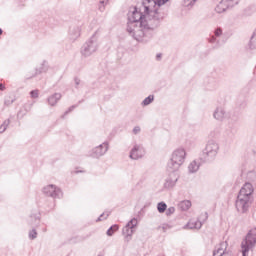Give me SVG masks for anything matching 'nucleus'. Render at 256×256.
Segmentation results:
<instances>
[{
    "label": "nucleus",
    "mask_w": 256,
    "mask_h": 256,
    "mask_svg": "<svg viewBox=\"0 0 256 256\" xmlns=\"http://www.w3.org/2000/svg\"><path fill=\"white\" fill-rule=\"evenodd\" d=\"M61 93H54L53 95L49 96L47 101H48V104L51 106V107H55V105H57V103H59V101H61Z\"/></svg>",
    "instance_id": "obj_15"
},
{
    "label": "nucleus",
    "mask_w": 256,
    "mask_h": 256,
    "mask_svg": "<svg viewBox=\"0 0 256 256\" xmlns=\"http://www.w3.org/2000/svg\"><path fill=\"white\" fill-rule=\"evenodd\" d=\"M228 9H231V6L227 3L226 0H222L216 6L215 11L216 13H225V11Z\"/></svg>",
    "instance_id": "obj_17"
},
{
    "label": "nucleus",
    "mask_w": 256,
    "mask_h": 256,
    "mask_svg": "<svg viewBox=\"0 0 256 256\" xmlns=\"http://www.w3.org/2000/svg\"><path fill=\"white\" fill-rule=\"evenodd\" d=\"M43 193L47 197H52V199H61V197H63V192L61 189L53 184L44 187Z\"/></svg>",
    "instance_id": "obj_7"
},
{
    "label": "nucleus",
    "mask_w": 256,
    "mask_h": 256,
    "mask_svg": "<svg viewBox=\"0 0 256 256\" xmlns=\"http://www.w3.org/2000/svg\"><path fill=\"white\" fill-rule=\"evenodd\" d=\"M119 230V225L115 224L112 225L108 230H107V235L108 237H113V233H115V231Z\"/></svg>",
    "instance_id": "obj_24"
},
{
    "label": "nucleus",
    "mask_w": 256,
    "mask_h": 256,
    "mask_svg": "<svg viewBox=\"0 0 256 256\" xmlns=\"http://www.w3.org/2000/svg\"><path fill=\"white\" fill-rule=\"evenodd\" d=\"M214 35H215V37H221V35H223V29L217 28V29L214 31Z\"/></svg>",
    "instance_id": "obj_33"
},
{
    "label": "nucleus",
    "mask_w": 256,
    "mask_h": 256,
    "mask_svg": "<svg viewBox=\"0 0 256 256\" xmlns=\"http://www.w3.org/2000/svg\"><path fill=\"white\" fill-rule=\"evenodd\" d=\"M213 117L217 121H223V119H225V110H223V108H216Z\"/></svg>",
    "instance_id": "obj_19"
},
{
    "label": "nucleus",
    "mask_w": 256,
    "mask_h": 256,
    "mask_svg": "<svg viewBox=\"0 0 256 256\" xmlns=\"http://www.w3.org/2000/svg\"><path fill=\"white\" fill-rule=\"evenodd\" d=\"M217 153H219V144L215 140H210L200 154V161L202 163H210V161L215 160Z\"/></svg>",
    "instance_id": "obj_4"
},
{
    "label": "nucleus",
    "mask_w": 256,
    "mask_h": 256,
    "mask_svg": "<svg viewBox=\"0 0 256 256\" xmlns=\"http://www.w3.org/2000/svg\"><path fill=\"white\" fill-rule=\"evenodd\" d=\"M217 41V36H211L209 39V43H215Z\"/></svg>",
    "instance_id": "obj_36"
},
{
    "label": "nucleus",
    "mask_w": 256,
    "mask_h": 256,
    "mask_svg": "<svg viewBox=\"0 0 256 256\" xmlns=\"http://www.w3.org/2000/svg\"><path fill=\"white\" fill-rule=\"evenodd\" d=\"M239 1L241 0H226V3L230 6V8L235 7V5H239Z\"/></svg>",
    "instance_id": "obj_28"
},
{
    "label": "nucleus",
    "mask_w": 256,
    "mask_h": 256,
    "mask_svg": "<svg viewBox=\"0 0 256 256\" xmlns=\"http://www.w3.org/2000/svg\"><path fill=\"white\" fill-rule=\"evenodd\" d=\"M99 49V42L97 41V36L92 35L90 39H88L83 46L81 47V55L82 57H91L93 53H96Z\"/></svg>",
    "instance_id": "obj_5"
},
{
    "label": "nucleus",
    "mask_w": 256,
    "mask_h": 256,
    "mask_svg": "<svg viewBox=\"0 0 256 256\" xmlns=\"http://www.w3.org/2000/svg\"><path fill=\"white\" fill-rule=\"evenodd\" d=\"M153 101H155V96H154V95H149L148 97H146V98L142 101L141 105H142V107H147V105H151V103H152Z\"/></svg>",
    "instance_id": "obj_22"
},
{
    "label": "nucleus",
    "mask_w": 256,
    "mask_h": 256,
    "mask_svg": "<svg viewBox=\"0 0 256 256\" xmlns=\"http://www.w3.org/2000/svg\"><path fill=\"white\" fill-rule=\"evenodd\" d=\"M0 35H3V29L0 28Z\"/></svg>",
    "instance_id": "obj_44"
},
{
    "label": "nucleus",
    "mask_w": 256,
    "mask_h": 256,
    "mask_svg": "<svg viewBox=\"0 0 256 256\" xmlns=\"http://www.w3.org/2000/svg\"><path fill=\"white\" fill-rule=\"evenodd\" d=\"M168 177L164 183L165 189H173L179 181V173L177 171H167Z\"/></svg>",
    "instance_id": "obj_9"
},
{
    "label": "nucleus",
    "mask_w": 256,
    "mask_h": 256,
    "mask_svg": "<svg viewBox=\"0 0 256 256\" xmlns=\"http://www.w3.org/2000/svg\"><path fill=\"white\" fill-rule=\"evenodd\" d=\"M156 59H157V61H160V60H161V53H159V54L156 55Z\"/></svg>",
    "instance_id": "obj_41"
},
{
    "label": "nucleus",
    "mask_w": 256,
    "mask_h": 256,
    "mask_svg": "<svg viewBox=\"0 0 256 256\" xmlns=\"http://www.w3.org/2000/svg\"><path fill=\"white\" fill-rule=\"evenodd\" d=\"M188 1H190L189 5H191V6L195 5V3H197V0H188Z\"/></svg>",
    "instance_id": "obj_39"
},
{
    "label": "nucleus",
    "mask_w": 256,
    "mask_h": 256,
    "mask_svg": "<svg viewBox=\"0 0 256 256\" xmlns=\"http://www.w3.org/2000/svg\"><path fill=\"white\" fill-rule=\"evenodd\" d=\"M105 217V214H101L100 217L97 219V221H101Z\"/></svg>",
    "instance_id": "obj_42"
},
{
    "label": "nucleus",
    "mask_w": 256,
    "mask_h": 256,
    "mask_svg": "<svg viewBox=\"0 0 256 256\" xmlns=\"http://www.w3.org/2000/svg\"><path fill=\"white\" fill-rule=\"evenodd\" d=\"M237 121H239V115L232 114L229 118V124L234 125V123H237Z\"/></svg>",
    "instance_id": "obj_27"
},
{
    "label": "nucleus",
    "mask_w": 256,
    "mask_h": 256,
    "mask_svg": "<svg viewBox=\"0 0 256 256\" xmlns=\"http://www.w3.org/2000/svg\"><path fill=\"white\" fill-rule=\"evenodd\" d=\"M47 71V65H45V61L42 64V66L39 69H36L35 73L30 75H26V79H32V77H35L36 75H39L41 73H46Z\"/></svg>",
    "instance_id": "obj_20"
},
{
    "label": "nucleus",
    "mask_w": 256,
    "mask_h": 256,
    "mask_svg": "<svg viewBox=\"0 0 256 256\" xmlns=\"http://www.w3.org/2000/svg\"><path fill=\"white\" fill-rule=\"evenodd\" d=\"M130 159L137 161L138 159H143L145 157V148L142 145L135 144L130 151Z\"/></svg>",
    "instance_id": "obj_10"
},
{
    "label": "nucleus",
    "mask_w": 256,
    "mask_h": 256,
    "mask_svg": "<svg viewBox=\"0 0 256 256\" xmlns=\"http://www.w3.org/2000/svg\"><path fill=\"white\" fill-rule=\"evenodd\" d=\"M201 163L203 162L200 158L198 160H193L188 166L189 173H197L201 167Z\"/></svg>",
    "instance_id": "obj_14"
},
{
    "label": "nucleus",
    "mask_w": 256,
    "mask_h": 256,
    "mask_svg": "<svg viewBox=\"0 0 256 256\" xmlns=\"http://www.w3.org/2000/svg\"><path fill=\"white\" fill-rule=\"evenodd\" d=\"M169 2V0H144L143 5H151V7H156V9H163V5Z\"/></svg>",
    "instance_id": "obj_12"
},
{
    "label": "nucleus",
    "mask_w": 256,
    "mask_h": 256,
    "mask_svg": "<svg viewBox=\"0 0 256 256\" xmlns=\"http://www.w3.org/2000/svg\"><path fill=\"white\" fill-rule=\"evenodd\" d=\"M5 105H7V101H5Z\"/></svg>",
    "instance_id": "obj_47"
},
{
    "label": "nucleus",
    "mask_w": 256,
    "mask_h": 256,
    "mask_svg": "<svg viewBox=\"0 0 256 256\" xmlns=\"http://www.w3.org/2000/svg\"><path fill=\"white\" fill-rule=\"evenodd\" d=\"M100 5L98 7L99 11L103 12L105 11V5H107V2L105 0H100Z\"/></svg>",
    "instance_id": "obj_30"
},
{
    "label": "nucleus",
    "mask_w": 256,
    "mask_h": 256,
    "mask_svg": "<svg viewBox=\"0 0 256 256\" xmlns=\"http://www.w3.org/2000/svg\"><path fill=\"white\" fill-rule=\"evenodd\" d=\"M175 213V207H169L168 209L166 208V215L167 217H171Z\"/></svg>",
    "instance_id": "obj_31"
},
{
    "label": "nucleus",
    "mask_w": 256,
    "mask_h": 256,
    "mask_svg": "<svg viewBox=\"0 0 256 256\" xmlns=\"http://www.w3.org/2000/svg\"><path fill=\"white\" fill-rule=\"evenodd\" d=\"M248 47L252 50L256 49V36H251Z\"/></svg>",
    "instance_id": "obj_26"
},
{
    "label": "nucleus",
    "mask_w": 256,
    "mask_h": 256,
    "mask_svg": "<svg viewBox=\"0 0 256 256\" xmlns=\"http://www.w3.org/2000/svg\"><path fill=\"white\" fill-rule=\"evenodd\" d=\"M185 157H187V152L183 148L176 149L170 160L167 163L166 171H179L181 165L185 163Z\"/></svg>",
    "instance_id": "obj_3"
},
{
    "label": "nucleus",
    "mask_w": 256,
    "mask_h": 256,
    "mask_svg": "<svg viewBox=\"0 0 256 256\" xmlns=\"http://www.w3.org/2000/svg\"><path fill=\"white\" fill-rule=\"evenodd\" d=\"M9 125H11V120L6 119L0 126V133H5L7 131V127H9Z\"/></svg>",
    "instance_id": "obj_23"
},
{
    "label": "nucleus",
    "mask_w": 256,
    "mask_h": 256,
    "mask_svg": "<svg viewBox=\"0 0 256 256\" xmlns=\"http://www.w3.org/2000/svg\"><path fill=\"white\" fill-rule=\"evenodd\" d=\"M0 91H5V86L2 83H0Z\"/></svg>",
    "instance_id": "obj_40"
},
{
    "label": "nucleus",
    "mask_w": 256,
    "mask_h": 256,
    "mask_svg": "<svg viewBox=\"0 0 256 256\" xmlns=\"http://www.w3.org/2000/svg\"><path fill=\"white\" fill-rule=\"evenodd\" d=\"M137 227V219H131L126 226L123 228L122 233L127 239V241H131V237L133 236V229Z\"/></svg>",
    "instance_id": "obj_11"
},
{
    "label": "nucleus",
    "mask_w": 256,
    "mask_h": 256,
    "mask_svg": "<svg viewBox=\"0 0 256 256\" xmlns=\"http://www.w3.org/2000/svg\"><path fill=\"white\" fill-rule=\"evenodd\" d=\"M133 133H134V135H138V133H141V127H139V126L134 127Z\"/></svg>",
    "instance_id": "obj_35"
},
{
    "label": "nucleus",
    "mask_w": 256,
    "mask_h": 256,
    "mask_svg": "<svg viewBox=\"0 0 256 256\" xmlns=\"http://www.w3.org/2000/svg\"><path fill=\"white\" fill-rule=\"evenodd\" d=\"M81 37V27L74 26L70 28L69 31V39L70 41H77Z\"/></svg>",
    "instance_id": "obj_13"
},
{
    "label": "nucleus",
    "mask_w": 256,
    "mask_h": 256,
    "mask_svg": "<svg viewBox=\"0 0 256 256\" xmlns=\"http://www.w3.org/2000/svg\"><path fill=\"white\" fill-rule=\"evenodd\" d=\"M29 223H30V225H33L34 227H39V225H41V214L32 213L30 215Z\"/></svg>",
    "instance_id": "obj_16"
},
{
    "label": "nucleus",
    "mask_w": 256,
    "mask_h": 256,
    "mask_svg": "<svg viewBox=\"0 0 256 256\" xmlns=\"http://www.w3.org/2000/svg\"><path fill=\"white\" fill-rule=\"evenodd\" d=\"M29 239H37V230L35 228H33L30 232H29Z\"/></svg>",
    "instance_id": "obj_29"
},
{
    "label": "nucleus",
    "mask_w": 256,
    "mask_h": 256,
    "mask_svg": "<svg viewBox=\"0 0 256 256\" xmlns=\"http://www.w3.org/2000/svg\"><path fill=\"white\" fill-rule=\"evenodd\" d=\"M251 176H255V173L254 172H249L248 177H251Z\"/></svg>",
    "instance_id": "obj_43"
},
{
    "label": "nucleus",
    "mask_w": 256,
    "mask_h": 256,
    "mask_svg": "<svg viewBox=\"0 0 256 256\" xmlns=\"http://www.w3.org/2000/svg\"><path fill=\"white\" fill-rule=\"evenodd\" d=\"M253 184L246 182L240 189L236 200V209L238 213H247L253 203Z\"/></svg>",
    "instance_id": "obj_2"
},
{
    "label": "nucleus",
    "mask_w": 256,
    "mask_h": 256,
    "mask_svg": "<svg viewBox=\"0 0 256 256\" xmlns=\"http://www.w3.org/2000/svg\"><path fill=\"white\" fill-rule=\"evenodd\" d=\"M74 81L75 85H79L81 83V80L79 78H75Z\"/></svg>",
    "instance_id": "obj_37"
},
{
    "label": "nucleus",
    "mask_w": 256,
    "mask_h": 256,
    "mask_svg": "<svg viewBox=\"0 0 256 256\" xmlns=\"http://www.w3.org/2000/svg\"><path fill=\"white\" fill-rule=\"evenodd\" d=\"M106 3H109V0H105Z\"/></svg>",
    "instance_id": "obj_46"
},
{
    "label": "nucleus",
    "mask_w": 256,
    "mask_h": 256,
    "mask_svg": "<svg viewBox=\"0 0 256 256\" xmlns=\"http://www.w3.org/2000/svg\"><path fill=\"white\" fill-rule=\"evenodd\" d=\"M30 97H31L32 99H37V97H39V90H32V91L30 92Z\"/></svg>",
    "instance_id": "obj_32"
},
{
    "label": "nucleus",
    "mask_w": 256,
    "mask_h": 256,
    "mask_svg": "<svg viewBox=\"0 0 256 256\" xmlns=\"http://www.w3.org/2000/svg\"><path fill=\"white\" fill-rule=\"evenodd\" d=\"M186 227H188V229H201V227H203V221L201 220H190Z\"/></svg>",
    "instance_id": "obj_18"
},
{
    "label": "nucleus",
    "mask_w": 256,
    "mask_h": 256,
    "mask_svg": "<svg viewBox=\"0 0 256 256\" xmlns=\"http://www.w3.org/2000/svg\"><path fill=\"white\" fill-rule=\"evenodd\" d=\"M107 151H109V142H104L91 150L90 157L99 159L100 157H103Z\"/></svg>",
    "instance_id": "obj_8"
},
{
    "label": "nucleus",
    "mask_w": 256,
    "mask_h": 256,
    "mask_svg": "<svg viewBox=\"0 0 256 256\" xmlns=\"http://www.w3.org/2000/svg\"><path fill=\"white\" fill-rule=\"evenodd\" d=\"M202 217H204V221H207V219H208V214H207V212H205L203 215H202Z\"/></svg>",
    "instance_id": "obj_38"
},
{
    "label": "nucleus",
    "mask_w": 256,
    "mask_h": 256,
    "mask_svg": "<svg viewBox=\"0 0 256 256\" xmlns=\"http://www.w3.org/2000/svg\"><path fill=\"white\" fill-rule=\"evenodd\" d=\"M77 105H72L71 107L68 108V110L64 113L65 115H69V113H71V111H73L74 109H77Z\"/></svg>",
    "instance_id": "obj_34"
},
{
    "label": "nucleus",
    "mask_w": 256,
    "mask_h": 256,
    "mask_svg": "<svg viewBox=\"0 0 256 256\" xmlns=\"http://www.w3.org/2000/svg\"><path fill=\"white\" fill-rule=\"evenodd\" d=\"M108 217H109V214H106L105 219H107Z\"/></svg>",
    "instance_id": "obj_45"
},
{
    "label": "nucleus",
    "mask_w": 256,
    "mask_h": 256,
    "mask_svg": "<svg viewBox=\"0 0 256 256\" xmlns=\"http://www.w3.org/2000/svg\"><path fill=\"white\" fill-rule=\"evenodd\" d=\"M256 245V228L249 230L245 239L242 240L241 249L242 256H247V253Z\"/></svg>",
    "instance_id": "obj_6"
},
{
    "label": "nucleus",
    "mask_w": 256,
    "mask_h": 256,
    "mask_svg": "<svg viewBox=\"0 0 256 256\" xmlns=\"http://www.w3.org/2000/svg\"><path fill=\"white\" fill-rule=\"evenodd\" d=\"M157 210L160 213H165L167 211V204L165 202H159L157 204Z\"/></svg>",
    "instance_id": "obj_25"
},
{
    "label": "nucleus",
    "mask_w": 256,
    "mask_h": 256,
    "mask_svg": "<svg viewBox=\"0 0 256 256\" xmlns=\"http://www.w3.org/2000/svg\"><path fill=\"white\" fill-rule=\"evenodd\" d=\"M178 209L180 211H189L191 209V201L189 200H184L178 204Z\"/></svg>",
    "instance_id": "obj_21"
},
{
    "label": "nucleus",
    "mask_w": 256,
    "mask_h": 256,
    "mask_svg": "<svg viewBox=\"0 0 256 256\" xmlns=\"http://www.w3.org/2000/svg\"><path fill=\"white\" fill-rule=\"evenodd\" d=\"M165 10L155 6L144 4V13L133 8L128 13L127 33L136 41H141L147 31H155L165 19Z\"/></svg>",
    "instance_id": "obj_1"
}]
</instances>
